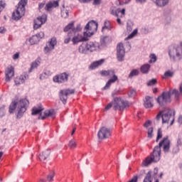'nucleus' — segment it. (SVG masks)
I'll return each mask as SVG.
<instances>
[{
	"label": "nucleus",
	"mask_w": 182,
	"mask_h": 182,
	"mask_svg": "<svg viewBox=\"0 0 182 182\" xmlns=\"http://www.w3.org/2000/svg\"><path fill=\"white\" fill-rule=\"evenodd\" d=\"M171 144V142L170 141V139H168V136L163 138L159 143V146L154 147L153 153H151L149 156L146 157L142 162V166L144 167H147V166H150L151 163H157V161H160L161 157V147H163L164 153H168V151H170Z\"/></svg>",
	"instance_id": "obj_1"
},
{
	"label": "nucleus",
	"mask_w": 182,
	"mask_h": 182,
	"mask_svg": "<svg viewBox=\"0 0 182 182\" xmlns=\"http://www.w3.org/2000/svg\"><path fill=\"white\" fill-rule=\"evenodd\" d=\"M16 106L18 109L16 119H21V117H23L24 113L28 110V107H29V100L27 99H21L18 102L16 101H13L9 107V113H14L16 109Z\"/></svg>",
	"instance_id": "obj_2"
},
{
	"label": "nucleus",
	"mask_w": 182,
	"mask_h": 182,
	"mask_svg": "<svg viewBox=\"0 0 182 182\" xmlns=\"http://www.w3.org/2000/svg\"><path fill=\"white\" fill-rule=\"evenodd\" d=\"M43 110H45L43 106L39 104L32 108L31 114L32 116H36V114H40L38 117L39 120H45L46 117L53 116V114H55V111H53V109H48L46 110L44 112H43Z\"/></svg>",
	"instance_id": "obj_3"
},
{
	"label": "nucleus",
	"mask_w": 182,
	"mask_h": 182,
	"mask_svg": "<svg viewBox=\"0 0 182 182\" xmlns=\"http://www.w3.org/2000/svg\"><path fill=\"white\" fill-rule=\"evenodd\" d=\"M102 76H109L110 79L107 81L105 86L102 88V90H106L112 86V83H116V82H119V77L116 75V71L113 69L102 70L101 71Z\"/></svg>",
	"instance_id": "obj_4"
},
{
	"label": "nucleus",
	"mask_w": 182,
	"mask_h": 182,
	"mask_svg": "<svg viewBox=\"0 0 182 182\" xmlns=\"http://www.w3.org/2000/svg\"><path fill=\"white\" fill-rule=\"evenodd\" d=\"M27 4L28 0H21L18 4L17 9L12 14V19L19 21L25 15V7Z\"/></svg>",
	"instance_id": "obj_5"
},
{
	"label": "nucleus",
	"mask_w": 182,
	"mask_h": 182,
	"mask_svg": "<svg viewBox=\"0 0 182 182\" xmlns=\"http://www.w3.org/2000/svg\"><path fill=\"white\" fill-rule=\"evenodd\" d=\"M100 49V45L97 42L89 41L85 46L81 45L79 46L78 50L80 53H87L90 52H95Z\"/></svg>",
	"instance_id": "obj_6"
},
{
	"label": "nucleus",
	"mask_w": 182,
	"mask_h": 182,
	"mask_svg": "<svg viewBox=\"0 0 182 182\" xmlns=\"http://www.w3.org/2000/svg\"><path fill=\"white\" fill-rule=\"evenodd\" d=\"M156 120H160L162 119V123H168L171 120V126L174 123V114H173V111L168 110L167 112L164 111H161L156 117Z\"/></svg>",
	"instance_id": "obj_7"
},
{
	"label": "nucleus",
	"mask_w": 182,
	"mask_h": 182,
	"mask_svg": "<svg viewBox=\"0 0 182 182\" xmlns=\"http://www.w3.org/2000/svg\"><path fill=\"white\" fill-rule=\"evenodd\" d=\"M97 22L95 21L88 22L85 27L84 36L90 37L95 35V32L97 31Z\"/></svg>",
	"instance_id": "obj_8"
},
{
	"label": "nucleus",
	"mask_w": 182,
	"mask_h": 182,
	"mask_svg": "<svg viewBox=\"0 0 182 182\" xmlns=\"http://www.w3.org/2000/svg\"><path fill=\"white\" fill-rule=\"evenodd\" d=\"M114 110H124L126 107H129V102L122 100L120 97H114L113 100Z\"/></svg>",
	"instance_id": "obj_9"
},
{
	"label": "nucleus",
	"mask_w": 182,
	"mask_h": 182,
	"mask_svg": "<svg viewBox=\"0 0 182 182\" xmlns=\"http://www.w3.org/2000/svg\"><path fill=\"white\" fill-rule=\"evenodd\" d=\"M112 134V130L110 129L102 127L100 129L97 133V137L100 140H104V139H109Z\"/></svg>",
	"instance_id": "obj_10"
},
{
	"label": "nucleus",
	"mask_w": 182,
	"mask_h": 182,
	"mask_svg": "<svg viewBox=\"0 0 182 182\" xmlns=\"http://www.w3.org/2000/svg\"><path fill=\"white\" fill-rule=\"evenodd\" d=\"M74 93L75 90H61L59 93L60 100L63 102V105H66V102H68V96H69V95H73Z\"/></svg>",
	"instance_id": "obj_11"
},
{
	"label": "nucleus",
	"mask_w": 182,
	"mask_h": 182,
	"mask_svg": "<svg viewBox=\"0 0 182 182\" xmlns=\"http://www.w3.org/2000/svg\"><path fill=\"white\" fill-rule=\"evenodd\" d=\"M46 21H48V16L46 14L37 17L36 19L34 20L33 28L36 30L39 29L43 23H46Z\"/></svg>",
	"instance_id": "obj_12"
},
{
	"label": "nucleus",
	"mask_w": 182,
	"mask_h": 182,
	"mask_svg": "<svg viewBox=\"0 0 182 182\" xmlns=\"http://www.w3.org/2000/svg\"><path fill=\"white\" fill-rule=\"evenodd\" d=\"M124 46L123 43H119L117 46V58L119 62H123L124 60Z\"/></svg>",
	"instance_id": "obj_13"
},
{
	"label": "nucleus",
	"mask_w": 182,
	"mask_h": 182,
	"mask_svg": "<svg viewBox=\"0 0 182 182\" xmlns=\"http://www.w3.org/2000/svg\"><path fill=\"white\" fill-rule=\"evenodd\" d=\"M69 79V74L63 73L53 77V82L55 83H65Z\"/></svg>",
	"instance_id": "obj_14"
},
{
	"label": "nucleus",
	"mask_w": 182,
	"mask_h": 182,
	"mask_svg": "<svg viewBox=\"0 0 182 182\" xmlns=\"http://www.w3.org/2000/svg\"><path fill=\"white\" fill-rule=\"evenodd\" d=\"M74 34L75 36L72 39L73 45H76L80 42H86V41H87V38H89V36H83L82 34H79V33H74Z\"/></svg>",
	"instance_id": "obj_15"
},
{
	"label": "nucleus",
	"mask_w": 182,
	"mask_h": 182,
	"mask_svg": "<svg viewBox=\"0 0 182 182\" xmlns=\"http://www.w3.org/2000/svg\"><path fill=\"white\" fill-rule=\"evenodd\" d=\"M57 43H58V41H56V38L53 37L50 39V41L48 42V45L44 48V52L46 53H49L50 50H53V49H55V46H56Z\"/></svg>",
	"instance_id": "obj_16"
},
{
	"label": "nucleus",
	"mask_w": 182,
	"mask_h": 182,
	"mask_svg": "<svg viewBox=\"0 0 182 182\" xmlns=\"http://www.w3.org/2000/svg\"><path fill=\"white\" fill-rule=\"evenodd\" d=\"M59 7V1H51L48 2L44 7L45 11L47 12H52L54 8Z\"/></svg>",
	"instance_id": "obj_17"
},
{
	"label": "nucleus",
	"mask_w": 182,
	"mask_h": 182,
	"mask_svg": "<svg viewBox=\"0 0 182 182\" xmlns=\"http://www.w3.org/2000/svg\"><path fill=\"white\" fill-rule=\"evenodd\" d=\"M5 75H6V82H10L12 77H14L15 75V70L14 67L11 65L7 67L5 71Z\"/></svg>",
	"instance_id": "obj_18"
},
{
	"label": "nucleus",
	"mask_w": 182,
	"mask_h": 182,
	"mask_svg": "<svg viewBox=\"0 0 182 182\" xmlns=\"http://www.w3.org/2000/svg\"><path fill=\"white\" fill-rule=\"evenodd\" d=\"M50 156V149H46L39 154L38 159L41 161H47Z\"/></svg>",
	"instance_id": "obj_19"
},
{
	"label": "nucleus",
	"mask_w": 182,
	"mask_h": 182,
	"mask_svg": "<svg viewBox=\"0 0 182 182\" xmlns=\"http://www.w3.org/2000/svg\"><path fill=\"white\" fill-rule=\"evenodd\" d=\"M29 77V75L27 74L21 75L17 77H16L14 82L16 85H22V83H25V80Z\"/></svg>",
	"instance_id": "obj_20"
},
{
	"label": "nucleus",
	"mask_w": 182,
	"mask_h": 182,
	"mask_svg": "<svg viewBox=\"0 0 182 182\" xmlns=\"http://www.w3.org/2000/svg\"><path fill=\"white\" fill-rule=\"evenodd\" d=\"M144 106L146 107V109H150L153 107V97L149 96L146 97Z\"/></svg>",
	"instance_id": "obj_21"
},
{
	"label": "nucleus",
	"mask_w": 182,
	"mask_h": 182,
	"mask_svg": "<svg viewBox=\"0 0 182 182\" xmlns=\"http://www.w3.org/2000/svg\"><path fill=\"white\" fill-rule=\"evenodd\" d=\"M105 63V59H101L97 61H95L90 65V69L92 70L96 69V68H99V66H102Z\"/></svg>",
	"instance_id": "obj_22"
},
{
	"label": "nucleus",
	"mask_w": 182,
	"mask_h": 182,
	"mask_svg": "<svg viewBox=\"0 0 182 182\" xmlns=\"http://www.w3.org/2000/svg\"><path fill=\"white\" fill-rule=\"evenodd\" d=\"M169 2V0H156V5L157 6H166V5H168Z\"/></svg>",
	"instance_id": "obj_23"
},
{
	"label": "nucleus",
	"mask_w": 182,
	"mask_h": 182,
	"mask_svg": "<svg viewBox=\"0 0 182 182\" xmlns=\"http://www.w3.org/2000/svg\"><path fill=\"white\" fill-rule=\"evenodd\" d=\"M105 29H108V31H112V29H113V27L112 26V24L110 23V22L109 21H105L104 23V26L102 27V32L103 31H105Z\"/></svg>",
	"instance_id": "obj_24"
},
{
	"label": "nucleus",
	"mask_w": 182,
	"mask_h": 182,
	"mask_svg": "<svg viewBox=\"0 0 182 182\" xmlns=\"http://www.w3.org/2000/svg\"><path fill=\"white\" fill-rule=\"evenodd\" d=\"M182 48L181 46H177L175 48V58H181Z\"/></svg>",
	"instance_id": "obj_25"
},
{
	"label": "nucleus",
	"mask_w": 182,
	"mask_h": 182,
	"mask_svg": "<svg viewBox=\"0 0 182 182\" xmlns=\"http://www.w3.org/2000/svg\"><path fill=\"white\" fill-rule=\"evenodd\" d=\"M77 146V142H76V140L71 139L68 143V147L73 150L74 149H76V146Z\"/></svg>",
	"instance_id": "obj_26"
},
{
	"label": "nucleus",
	"mask_w": 182,
	"mask_h": 182,
	"mask_svg": "<svg viewBox=\"0 0 182 182\" xmlns=\"http://www.w3.org/2000/svg\"><path fill=\"white\" fill-rule=\"evenodd\" d=\"M126 12V9H122V10H120V9H117L115 12H114L113 11H112V15H115L116 16H119V14H122V15L123 16H124V14Z\"/></svg>",
	"instance_id": "obj_27"
},
{
	"label": "nucleus",
	"mask_w": 182,
	"mask_h": 182,
	"mask_svg": "<svg viewBox=\"0 0 182 182\" xmlns=\"http://www.w3.org/2000/svg\"><path fill=\"white\" fill-rule=\"evenodd\" d=\"M149 70H150V65L144 64L141 67V72L142 73H148Z\"/></svg>",
	"instance_id": "obj_28"
},
{
	"label": "nucleus",
	"mask_w": 182,
	"mask_h": 182,
	"mask_svg": "<svg viewBox=\"0 0 182 182\" xmlns=\"http://www.w3.org/2000/svg\"><path fill=\"white\" fill-rule=\"evenodd\" d=\"M39 41L40 40L38 38V36H33L29 39V42H30L31 45H36V43H38V42H39Z\"/></svg>",
	"instance_id": "obj_29"
},
{
	"label": "nucleus",
	"mask_w": 182,
	"mask_h": 182,
	"mask_svg": "<svg viewBox=\"0 0 182 182\" xmlns=\"http://www.w3.org/2000/svg\"><path fill=\"white\" fill-rule=\"evenodd\" d=\"M151 181H152L151 171H149L146 173V176H145V178L144 179V182H151Z\"/></svg>",
	"instance_id": "obj_30"
},
{
	"label": "nucleus",
	"mask_w": 182,
	"mask_h": 182,
	"mask_svg": "<svg viewBox=\"0 0 182 182\" xmlns=\"http://www.w3.org/2000/svg\"><path fill=\"white\" fill-rule=\"evenodd\" d=\"M73 25H75L73 23H71L70 24H68V26H66L64 28V32H69V31L70 32H73Z\"/></svg>",
	"instance_id": "obj_31"
},
{
	"label": "nucleus",
	"mask_w": 182,
	"mask_h": 182,
	"mask_svg": "<svg viewBox=\"0 0 182 182\" xmlns=\"http://www.w3.org/2000/svg\"><path fill=\"white\" fill-rule=\"evenodd\" d=\"M174 75V73L168 70L165 72L164 75L163 77L164 79H167V77H173V75Z\"/></svg>",
	"instance_id": "obj_32"
},
{
	"label": "nucleus",
	"mask_w": 182,
	"mask_h": 182,
	"mask_svg": "<svg viewBox=\"0 0 182 182\" xmlns=\"http://www.w3.org/2000/svg\"><path fill=\"white\" fill-rule=\"evenodd\" d=\"M149 58L151 59L149 60L150 63H155V62H156V60H157V56H156V54H151L149 55Z\"/></svg>",
	"instance_id": "obj_33"
},
{
	"label": "nucleus",
	"mask_w": 182,
	"mask_h": 182,
	"mask_svg": "<svg viewBox=\"0 0 182 182\" xmlns=\"http://www.w3.org/2000/svg\"><path fill=\"white\" fill-rule=\"evenodd\" d=\"M5 6H6V2L5 0H0V12L5 9Z\"/></svg>",
	"instance_id": "obj_34"
},
{
	"label": "nucleus",
	"mask_w": 182,
	"mask_h": 182,
	"mask_svg": "<svg viewBox=\"0 0 182 182\" xmlns=\"http://www.w3.org/2000/svg\"><path fill=\"white\" fill-rule=\"evenodd\" d=\"M39 66V61H34L31 63L30 70H33V69H36Z\"/></svg>",
	"instance_id": "obj_35"
},
{
	"label": "nucleus",
	"mask_w": 182,
	"mask_h": 182,
	"mask_svg": "<svg viewBox=\"0 0 182 182\" xmlns=\"http://www.w3.org/2000/svg\"><path fill=\"white\" fill-rule=\"evenodd\" d=\"M161 137H163V132H161V129H159L157 132V136H156V141H159V140H160Z\"/></svg>",
	"instance_id": "obj_36"
},
{
	"label": "nucleus",
	"mask_w": 182,
	"mask_h": 182,
	"mask_svg": "<svg viewBox=\"0 0 182 182\" xmlns=\"http://www.w3.org/2000/svg\"><path fill=\"white\" fill-rule=\"evenodd\" d=\"M137 32H138L137 28L134 29L133 31V32L128 36L127 39H132V38H134V36H136V35H137Z\"/></svg>",
	"instance_id": "obj_37"
},
{
	"label": "nucleus",
	"mask_w": 182,
	"mask_h": 182,
	"mask_svg": "<svg viewBox=\"0 0 182 182\" xmlns=\"http://www.w3.org/2000/svg\"><path fill=\"white\" fill-rule=\"evenodd\" d=\"M80 31H82V27L80 26V24H78L75 28L73 26V33H77V32H80Z\"/></svg>",
	"instance_id": "obj_38"
},
{
	"label": "nucleus",
	"mask_w": 182,
	"mask_h": 182,
	"mask_svg": "<svg viewBox=\"0 0 182 182\" xmlns=\"http://www.w3.org/2000/svg\"><path fill=\"white\" fill-rule=\"evenodd\" d=\"M53 177H55V172H50L47 176L48 181H53Z\"/></svg>",
	"instance_id": "obj_39"
},
{
	"label": "nucleus",
	"mask_w": 182,
	"mask_h": 182,
	"mask_svg": "<svg viewBox=\"0 0 182 182\" xmlns=\"http://www.w3.org/2000/svg\"><path fill=\"white\" fill-rule=\"evenodd\" d=\"M137 75H139V70H133L129 73V77H133V76H137Z\"/></svg>",
	"instance_id": "obj_40"
},
{
	"label": "nucleus",
	"mask_w": 182,
	"mask_h": 182,
	"mask_svg": "<svg viewBox=\"0 0 182 182\" xmlns=\"http://www.w3.org/2000/svg\"><path fill=\"white\" fill-rule=\"evenodd\" d=\"M153 130H154L153 127L148 128L147 134H148L149 139H151L153 137Z\"/></svg>",
	"instance_id": "obj_41"
},
{
	"label": "nucleus",
	"mask_w": 182,
	"mask_h": 182,
	"mask_svg": "<svg viewBox=\"0 0 182 182\" xmlns=\"http://www.w3.org/2000/svg\"><path fill=\"white\" fill-rule=\"evenodd\" d=\"M156 83H157V80L152 79L147 82V86H154Z\"/></svg>",
	"instance_id": "obj_42"
},
{
	"label": "nucleus",
	"mask_w": 182,
	"mask_h": 182,
	"mask_svg": "<svg viewBox=\"0 0 182 182\" xmlns=\"http://www.w3.org/2000/svg\"><path fill=\"white\" fill-rule=\"evenodd\" d=\"M36 36H37V38H38V41H41V39H42V38H44L45 33H43V31H41L38 33H37L36 35Z\"/></svg>",
	"instance_id": "obj_43"
},
{
	"label": "nucleus",
	"mask_w": 182,
	"mask_h": 182,
	"mask_svg": "<svg viewBox=\"0 0 182 182\" xmlns=\"http://www.w3.org/2000/svg\"><path fill=\"white\" fill-rule=\"evenodd\" d=\"M128 95L129 97H133L134 96H136V90H130L128 92Z\"/></svg>",
	"instance_id": "obj_44"
},
{
	"label": "nucleus",
	"mask_w": 182,
	"mask_h": 182,
	"mask_svg": "<svg viewBox=\"0 0 182 182\" xmlns=\"http://www.w3.org/2000/svg\"><path fill=\"white\" fill-rule=\"evenodd\" d=\"M139 181V176H134L128 182H138Z\"/></svg>",
	"instance_id": "obj_45"
},
{
	"label": "nucleus",
	"mask_w": 182,
	"mask_h": 182,
	"mask_svg": "<svg viewBox=\"0 0 182 182\" xmlns=\"http://www.w3.org/2000/svg\"><path fill=\"white\" fill-rule=\"evenodd\" d=\"M45 5H46V1H43L38 4V9L41 11L43 8H45Z\"/></svg>",
	"instance_id": "obj_46"
},
{
	"label": "nucleus",
	"mask_w": 182,
	"mask_h": 182,
	"mask_svg": "<svg viewBox=\"0 0 182 182\" xmlns=\"http://www.w3.org/2000/svg\"><path fill=\"white\" fill-rule=\"evenodd\" d=\"M144 127H146V129H149V127H150V126H151V121L148 120L145 122V124H144Z\"/></svg>",
	"instance_id": "obj_47"
},
{
	"label": "nucleus",
	"mask_w": 182,
	"mask_h": 182,
	"mask_svg": "<svg viewBox=\"0 0 182 182\" xmlns=\"http://www.w3.org/2000/svg\"><path fill=\"white\" fill-rule=\"evenodd\" d=\"M113 101L112 102H109L106 107H105V110H109L112 109V107L113 106Z\"/></svg>",
	"instance_id": "obj_48"
},
{
	"label": "nucleus",
	"mask_w": 182,
	"mask_h": 182,
	"mask_svg": "<svg viewBox=\"0 0 182 182\" xmlns=\"http://www.w3.org/2000/svg\"><path fill=\"white\" fill-rule=\"evenodd\" d=\"M68 38H65L64 43H69V42H70V33H68Z\"/></svg>",
	"instance_id": "obj_49"
},
{
	"label": "nucleus",
	"mask_w": 182,
	"mask_h": 182,
	"mask_svg": "<svg viewBox=\"0 0 182 182\" xmlns=\"http://www.w3.org/2000/svg\"><path fill=\"white\" fill-rule=\"evenodd\" d=\"M93 4L94 5H100V4H102V0H94Z\"/></svg>",
	"instance_id": "obj_50"
},
{
	"label": "nucleus",
	"mask_w": 182,
	"mask_h": 182,
	"mask_svg": "<svg viewBox=\"0 0 182 182\" xmlns=\"http://www.w3.org/2000/svg\"><path fill=\"white\" fill-rule=\"evenodd\" d=\"M48 77L46 76V75H45V73H42L40 75V79L41 80H43V79H46Z\"/></svg>",
	"instance_id": "obj_51"
},
{
	"label": "nucleus",
	"mask_w": 182,
	"mask_h": 182,
	"mask_svg": "<svg viewBox=\"0 0 182 182\" xmlns=\"http://www.w3.org/2000/svg\"><path fill=\"white\" fill-rule=\"evenodd\" d=\"M81 4H89L92 0H78Z\"/></svg>",
	"instance_id": "obj_52"
},
{
	"label": "nucleus",
	"mask_w": 182,
	"mask_h": 182,
	"mask_svg": "<svg viewBox=\"0 0 182 182\" xmlns=\"http://www.w3.org/2000/svg\"><path fill=\"white\" fill-rule=\"evenodd\" d=\"M44 74L46 75V76H50V75H52V72H50V70H46L44 72Z\"/></svg>",
	"instance_id": "obj_53"
},
{
	"label": "nucleus",
	"mask_w": 182,
	"mask_h": 182,
	"mask_svg": "<svg viewBox=\"0 0 182 182\" xmlns=\"http://www.w3.org/2000/svg\"><path fill=\"white\" fill-rule=\"evenodd\" d=\"M19 58V53H16L13 55V59L16 60Z\"/></svg>",
	"instance_id": "obj_54"
},
{
	"label": "nucleus",
	"mask_w": 182,
	"mask_h": 182,
	"mask_svg": "<svg viewBox=\"0 0 182 182\" xmlns=\"http://www.w3.org/2000/svg\"><path fill=\"white\" fill-rule=\"evenodd\" d=\"M5 32H6L5 27H0V33H5Z\"/></svg>",
	"instance_id": "obj_55"
},
{
	"label": "nucleus",
	"mask_w": 182,
	"mask_h": 182,
	"mask_svg": "<svg viewBox=\"0 0 182 182\" xmlns=\"http://www.w3.org/2000/svg\"><path fill=\"white\" fill-rule=\"evenodd\" d=\"M182 145V141L181 139L178 138L177 141V146H181Z\"/></svg>",
	"instance_id": "obj_56"
},
{
	"label": "nucleus",
	"mask_w": 182,
	"mask_h": 182,
	"mask_svg": "<svg viewBox=\"0 0 182 182\" xmlns=\"http://www.w3.org/2000/svg\"><path fill=\"white\" fill-rule=\"evenodd\" d=\"M136 4H144L146 0H136Z\"/></svg>",
	"instance_id": "obj_57"
},
{
	"label": "nucleus",
	"mask_w": 182,
	"mask_h": 182,
	"mask_svg": "<svg viewBox=\"0 0 182 182\" xmlns=\"http://www.w3.org/2000/svg\"><path fill=\"white\" fill-rule=\"evenodd\" d=\"M127 29L128 32H132V26H129V24H127Z\"/></svg>",
	"instance_id": "obj_58"
},
{
	"label": "nucleus",
	"mask_w": 182,
	"mask_h": 182,
	"mask_svg": "<svg viewBox=\"0 0 182 182\" xmlns=\"http://www.w3.org/2000/svg\"><path fill=\"white\" fill-rule=\"evenodd\" d=\"M117 22L119 25H123V23L122 22V20L119 18H117Z\"/></svg>",
	"instance_id": "obj_59"
},
{
	"label": "nucleus",
	"mask_w": 182,
	"mask_h": 182,
	"mask_svg": "<svg viewBox=\"0 0 182 182\" xmlns=\"http://www.w3.org/2000/svg\"><path fill=\"white\" fill-rule=\"evenodd\" d=\"M107 36H105V37H103L102 39H101V41H102V42H104V43H105V42H106V39H107Z\"/></svg>",
	"instance_id": "obj_60"
},
{
	"label": "nucleus",
	"mask_w": 182,
	"mask_h": 182,
	"mask_svg": "<svg viewBox=\"0 0 182 182\" xmlns=\"http://www.w3.org/2000/svg\"><path fill=\"white\" fill-rule=\"evenodd\" d=\"M117 93H119V91L112 92V97H114V96H116V95H117Z\"/></svg>",
	"instance_id": "obj_61"
},
{
	"label": "nucleus",
	"mask_w": 182,
	"mask_h": 182,
	"mask_svg": "<svg viewBox=\"0 0 182 182\" xmlns=\"http://www.w3.org/2000/svg\"><path fill=\"white\" fill-rule=\"evenodd\" d=\"M76 132V128H73L72 133H71V136H73V134H75V132Z\"/></svg>",
	"instance_id": "obj_62"
},
{
	"label": "nucleus",
	"mask_w": 182,
	"mask_h": 182,
	"mask_svg": "<svg viewBox=\"0 0 182 182\" xmlns=\"http://www.w3.org/2000/svg\"><path fill=\"white\" fill-rule=\"evenodd\" d=\"M178 122L181 123V124H182V116H180V117H178Z\"/></svg>",
	"instance_id": "obj_63"
},
{
	"label": "nucleus",
	"mask_w": 182,
	"mask_h": 182,
	"mask_svg": "<svg viewBox=\"0 0 182 182\" xmlns=\"http://www.w3.org/2000/svg\"><path fill=\"white\" fill-rule=\"evenodd\" d=\"M153 92L154 93H157V88H154Z\"/></svg>",
	"instance_id": "obj_64"
}]
</instances>
